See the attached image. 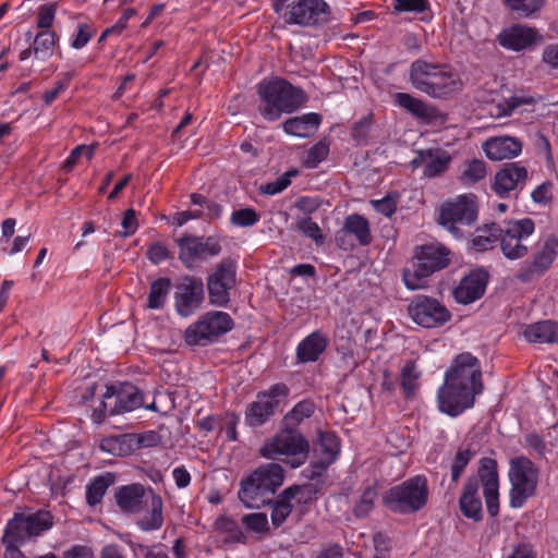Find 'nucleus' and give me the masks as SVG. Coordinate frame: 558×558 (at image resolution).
Returning <instances> with one entry per match:
<instances>
[{"label":"nucleus","mask_w":558,"mask_h":558,"mask_svg":"<svg viewBox=\"0 0 558 558\" xmlns=\"http://www.w3.org/2000/svg\"><path fill=\"white\" fill-rule=\"evenodd\" d=\"M427 480L416 475L387 489L383 495V505L392 513L408 515L422 510L428 501Z\"/></svg>","instance_id":"obj_6"},{"label":"nucleus","mask_w":558,"mask_h":558,"mask_svg":"<svg viewBox=\"0 0 558 558\" xmlns=\"http://www.w3.org/2000/svg\"><path fill=\"white\" fill-rule=\"evenodd\" d=\"M146 256L153 264L158 265L162 260L170 258V252L165 244L156 242L148 247Z\"/></svg>","instance_id":"obj_57"},{"label":"nucleus","mask_w":558,"mask_h":558,"mask_svg":"<svg viewBox=\"0 0 558 558\" xmlns=\"http://www.w3.org/2000/svg\"><path fill=\"white\" fill-rule=\"evenodd\" d=\"M142 405H144L143 395L133 384L125 381L118 386L109 385L104 393V400L93 412V420L99 424L105 420L107 412L109 415H119Z\"/></svg>","instance_id":"obj_10"},{"label":"nucleus","mask_w":558,"mask_h":558,"mask_svg":"<svg viewBox=\"0 0 558 558\" xmlns=\"http://www.w3.org/2000/svg\"><path fill=\"white\" fill-rule=\"evenodd\" d=\"M486 175V163L480 159H473L468 165L462 173V180L475 183Z\"/></svg>","instance_id":"obj_52"},{"label":"nucleus","mask_w":558,"mask_h":558,"mask_svg":"<svg viewBox=\"0 0 558 558\" xmlns=\"http://www.w3.org/2000/svg\"><path fill=\"white\" fill-rule=\"evenodd\" d=\"M179 253V259L187 267L192 268L197 259L206 256H217L221 252V245L217 236H197L185 234L175 240Z\"/></svg>","instance_id":"obj_17"},{"label":"nucleus","mask_w":558,"mask_h":558,"mask_svg":"<svg viewBox=\"0 0 558 558\" xmlns=\"http://www.w3.org/2000/svg\"><path fill=\"white\" fill-rule=\"evenodd\" d=\"M329 339L326 335L316 330L304 338L296 348L299 362L308 363L318 360L319 355L327 349Z\"/></svg>","instance_id":"obj_27"},{"label":"nucleus","mask_w":558,"mask_h":558,"mask_svg":"<svg viewBox=\"0 0 558 558\" xmlns=\"http://www.w3.org/2000/svg\"><path fill=\"white\" fill-rule=\"evenodd\" d=\"M332 462V460L322 456L319 459L312 461L308 468L302 471V475L310 481H314L320 477Z\"/></svg>","instance_id":"obj_53"},{"label":"nucleus","mask_w":558,"mask_h":558,"mask_svg":"<svg viewBox=\"0 0 558 558\" xmlns=\"http://www.w3.org/2000/svg\"><path fill=\"white\" fill-rule=\"evenodd\" d=\"M283 480L284 470L280 464H262L241 478L238 497L244 507L259 509L271 502Z\"/></svg>","instance_id":"obj_5"},{"label":"nucleus","mask_w":558,"mask_h":558,"mask_svg":"<svg viewBox=\"0 0 558 558\" xmlns=\"http://www.w3.org/2000/svg\"><path fill=\"white\" fill-rule=\"evenodd\" d=\"M242 523L255 533H263L269 530L266 513L255 512L242 517Z\"/></svg>","instance_id":"obj_51"},{"label":"nucleus","mask_w":558,"mask_h":558,"mask_svg":"<svg viewBox=\"0 0 558 558\" xmlns=\"http://www.w3.org/2000/svg\"><path fill=\"white\" fill-rule=\"evenodd\" d=\"M478 359L470 352L458 354L445 373V383L438 390L441 412L454 417L472 408L475 397L483 392Z\"/></svg>","instance_id":"obj_1"},{"label":"nucleus","mask_w":558,"mask_h":558,"mask_svg":"<svg viewBox=\"0 0 558 558\" xmlns=\"http://www.w3.org/2000/svg\"><path fill=\"white\" fill-rule=\"evenodd\" d=\"M558 239L548 235L531 260L522 264L515 277L521 282H530L545 274L557 256Z\"/></svg>","instance_id":"obj_19"},{"label":"nucleus","mask_w":558,"mask_h":558,"mask_svg":"<svg viewBox=\"0 0 558 558\" xmlns=\"http://www.w3.org/2000/svg\"><path fill=\"white\" fill-rule=\"evenodd\" d=\"M543 40V36L533 27L515 24L505 28L498 36L500 46L514 51L531 48Z\"/></svg>","instance_id":"obj_23"},{"label":"nucleus","mask_w":558,"mask_h":558,"mask_svg":"<svg viewBox=\"0 0 558 558\" xmlns=\"http://www.w3.org/2000/svg\"><path fill=\"white\" fill-rule=\"evenodd\" d=\"M320 122V114L312 112L300 117L289 118L282 123V128L284 132L290 135L308 137L317 131Z\"/></svg>","instance_id":"obj_28"},{"label":"nucleus","mask_w":558,"mask_h":558,"mask_svg":"<svg viewBox=\"0 0 558 558\" xmlns=\"http://www.w3.org/2000/svg\"><path fill=\"white\" fill-rule=\"evenodd\" d=\"M172 283L169 278L161 277L150 283L147 307L151 310L162 308Z\"/></svg>","instance_id":"obj_36"},{"label":"nucleus","mask_w":558,"mask_h":558,"mask_svg":"<svg viewBox=\"0 0 558 558\" xmlns=\"http://www.w3.org/2000/svg\"><path fill=\"white\" fill-rule=\"evenodd\" d=\"M25 517L29 525L31 533H33L34 536L49 530L52 525V517L48 511H38Z\"/></svg>","instance_id":"obj_44"},{"label":"nucleus","mask_w":558,"mask_h":558,"mask_svg":"<svg viewBox=\"0 0 558 558\" xmlns=\"http://www.w3.org/2000/svg\"><path fill=\"white\" fill-rule=\"evenodd\" d=\"M286 23L300 26H318L331 19L330 8L324 0H299L287 5L282 13Z\"/></svg>","instance_id":"obj_14"},{"label":"nucleus","mask_w":558,"mask_h":558,"mask_svg":"<svg viewBox=\"0 0 558 558\" xmlns=\"http://www.w3.org/2000/svg\"><path fill=\"white\" fill-rule=\"evenodd\" d=\"M411 318L420 326L434 328L444 325L451 318L445 305L434 298L417 295L408 306Z\"/></svg>","instance_id":"obj_18"},{"label":"nucleus","mask_w":558,"mask_h":558,"mask_svg":"<svg viewBox=\"0 0 558 558\" xmlns=\"http://www.w3.org/2000/svg\"><path fill=\"white\" fill-rule=\"evenodd\" d=\"M34 536L31 533L29 525L27 523L26 517L23 513L15 514L13 519H11L5 527L2 542H21L25 541Z\"/></svg>","instance_id":"obj_35"},{"label":"nucleus","mask_w":558,"mask_h":558,"mask_svg":"<svg viewBox=\"0 0 558 558\" xmlns=\"http://www.w3.org/2000/svg\"><path fill=\"white\" fill-rule=\"evenodd\" d=\"M260 99L258 112L267 121L278 120L282 113H292L307 101L305 92L284 78H264L257 85Z\"/></svg>","instance_id":"obj_3"},{"label":"nucleus","mask_w":558,"mask_h":558,"mask_svg":"<svg viewBox=\"0 0 558 558\" xmlns=\"http://www.w3.org/2000/svg\"><path fill=\"white\" fill-rule=\"evenodd\" d=\"M409 80L415 89L438 99H447L462 87L459 75L448 64L423 59L411 63Z\"/></svg>","instance_id":"obj_4"},{"label":"nucleus","mask_w":558,"mask_h":558,"mask_svg":"<svg viewBox=\"0 0 558 558\" xmlns=\"http://www.w3.org/2000/svg\"><path fill=\"white\" fill-rule=\"evenodd\" d=\"M534 221L530 218L505 222L500 239L504 256L512 260L523 258L529 252L523 241L534 232Z\"/></svg>","instance_id":"obj_16"},{"label":"nucleus","mask_w":558,"mask_h":558,"mask_svg":"<svg viewBox=\"0 0 558 558\" xmlns=\"http://www.w3.org/2000/svg\"><path fill=\"white\" fill-rule=\"evenodd\" d=\"M420 373L416 372V367L413 362H408L401 372V387L407 398L414 395L417 387V379Z\"/></svg>","instance_id":"obj_42"},{"label":"nucleus","mask_w":558,"mask_h":558,"mask_svg":"<svg viewBox=\"0 0 558 558\" xmlns=\"http://www.w3.org/2000/svg\"><path fill=\"white\" fill-rule=\"evenodd\" d=\"M507 7L523 16H530L541 10L545 0H504Z\"/></svg>","instance_id":"obj_47"},{"label":"nucleus","mask_w":558,"mask_h":558,"mask_svg":"<svg viewBox=\"0 0 558 558\" xmlns=\"http://www.w3.org/2000/svg\"><path fill=\"white\" fill-rule=\"evenodd\" d=\"M395 10L398 12L422 13L429 8L427 0H393Z\"/></svg>","instance_id":"obj_55"},{"label":"nucleus","mask_w":558,"mask_h":558,"mask_svg":"<svg viewBox=\"0 0 558 558\" xmlns=\"http://www.w3.org/2000/svg\"><path fill=\"white\" fill-rule=\"evenodd\" d=\"M215 526L217 530L222 531L229 535V538L232 542H243L245 539V536L236 523L231 518L228 517H219L215 521Z\"/></svg>","instance_id":"obj_46"},{"label":"nucleus","mask_w":558,"mask_h":558,"mask_svg":"<svg viewBox=\"0 0 558 558\" xmlns=\"http://www.w3.org/2000/svg\"><path fill=\"white\" fill-rule=\"evenodd\" d=\"M322 492V484L319 483H306L302 485H292L283 489L284 498H298L299 504H310L316 495Z\"/></svg>","instance_id":"obj_38"},{"label":"nucleus","mask_w":558,"mask_h":558,"mask_svg":"<svg viewBox=\"0 0 558 558\" xmlns=\"http://www.w3.org/2000/svg\"><path fill=\"white\" fill-rule=\"evenodd\" d=\"M296 228L305 236L315 241L316 244L322 245L325 241V236L322 233L319 226L313 221L310 217L298 220Z\"/></svg>","instance_id":"obj_50"},{"label":"nucleus","mask_w":558,"mask_h":558,"mask_svg":"<svg viewBox=\"0 0 558 558\" xmlns=\"http://www.w3.org/2000/svg\"><path fill=\"white\" fill-rule=\"evenodd\" d=\"M483 150L490 160L512 159L522 151V143L512 136H496L483 143Z\"/></svg>","instance_id":"obj_26"},{"label":"nucleus","mask_w":558,"mask_h":558,"mask_svg":"<svg viewBox=\"0 0 558 558\" xmlns=\"http://www.w3.org/2000/svg\"><path fill=\"white\" fill-rule=\"evenodd\" d=\"M260 456L271 459L275 454H287L291 468L302 465L308 456L310 444L301 432L292 426L280 424V430L260 448Z\"/></svg>","instance_id":"obj_9"},{"label":"nucleus","mask_w":558,"mask_h":558,"mask_svg":"<svg viewBox=\"0 0 558 558\" xmlns=\"http://www.w3.org/2000/svg\"><path fill=\"white\" fill-rule=\"evenodd\" d=\"M291 498L283 497V490L276 497L271 498V502L267 504L271 507V523L275 527H279L292 512L293 506Z\"/></svg>","instance_id":"obj_40"},{"label":"nucleus","mask_w":558,"mask_h":558,"mask_svg":"<svg viewBox=\"0 0 558 558\" xmlns=\"http://www.w3.org/2000/svg\"><path fill=\"white\" fill-rule=\"evenodd\" d=\"M450 161L449 156H436L434 157L432 151H420L417 156L412 160L414 168L424 167V174L427 177H436L442 173Z\"/></svg>","instance_id":"obj_32"},{"label":"nucleus","mask_w":558,"mask_h":558,"mask_svg":"<svg viewBox=\"0 0 558 558\" xmlns=\"http://www.w3.org/2000/svg\"><path fill=\"white\" fill-rule=\"evenodd\" d=\"M481 485L487 512L494 518L499 513V475L495 459L482 458L477 474L469 476L463 484L459 498V509L465 518L474 522L483 520V504L480 495Z\"/></svg>","instance_id":"obj_2"},{"label":"nucleus","mask_w":558,"mask_h":558,"mask_svg":"<svg viewBox=\"0 0 558 558\" xmlns=\"http://www.w3.org/2000/svg\"><path fill=\"white\" fill-rule=\"evenodd\" d=\"M121 225L124 229V236L133 234L137 229L136 211L132 208L126 209Z\"/></svg>","instance_id":"obj_62"},{"label":"nucleus","mask_w":558,"mask_h":558,"mask_svg":"<svg viewBox=\"0 0 558 558\" xmlns=\"http://www.w3.org/2000/svg\"><path fill=\"white\" fill-rule=\"evenodd\" d=\"M343 227L351 236H354L359 245L367 246L372 243L373 236L369 222L364 216L360 214L347 216L343 221Z\"/></svg>","instance_id":"obj_31"},{"label":"nucleus","mask_w":558,"mask_h":558,"mask_svg":"<svg viewBox=\"0 0 558 558\" xmlns=\"http://www.w3.org/2000/svg\"><path fill=\"white\" fill-rule=\"evenodd\" d=\"M377 490L373 486H367L359 499L355 501L352 512L359 519L366 518L374 509L375 500L377 499Z\"/></svg>","instance_id":"obj_41"},{"label":"nucleus","mask_w":558,"mask_h":558,"mask_svg":"<svg viewBox=\"0 0 558 558\" xmlns=\"http://www.w3.org/2000/svg\"><path fill=\"white\" fill-rule=\"evenodd\" d=\"M502 229L504 227L496 222L486 223L483 227L477 228V231L483 232L484 234H478L473 238V248L477 252H484L486 250L493 248L494 245L500 241Z\"/></svg>","instance_id":"obj_34"},{"label":"nucleus","mask_w":558,"mask_h":558,"mask_svg":"<svg viewBox=\"0 0 558 558\" xmlns=\"http://www.w3.org/2000/svg\"><path fill=\"white\" fill-rule=\"evenodd\" d=\"M335 242L337 246L343 251H351L355 247L352 236L345 231L344 227L336 232Z\"/></svg>","instance_id":"obj_63"},{"label":"nucleus","mask_w":558,"mask_h":558,"mask_svg":"<svg viewBox=\"0 0 558 558\" xmlns=\"http://www.w3.org/2000/svg\"><path fill=\"white\" fill-rule=\"evenodd\" d=\"M539 470L525 456H519L509 461V504L511 508H521L532 497L537 487Z\"/></svg>","instance_id":"obj_8"},{"label":"nucleus","mask_w":558,"mask_h":558,"mask_svg":"<svg viewBox=\"0 0 558 558\" xmlns=\"http://www.w3.org/2000/svg\"><path fill=\"white\" fill-rule=\"evenodd\" d=\"M56 4L41 5L38 13L37 26L39 28H49L53 22Z\"/></svg>","instance_id":"obj_60"},{"label":"nucleus","mask_w":558,"mask_h":558,"mask_svg":"<svg viewBox=\"0 0 558 558\" xmlns=\"http://www.w3.org/2000/svg\"><path fill=\"white\" fill-rule=\"evenodd\" d=\"M162 506L161 497L155 492H150L148 505L145 506L148 508L147 512L137 519L136 525L146 532L160 529L163 524Z\"/></svg>","instance_id":"obj_30"},{"label":"nucleus","mask_w":558,"mask_h":558,"mask_svg":"<svg viewBox=\"0 0 558 558\" xmlns=\"http://www.w3.org/2000/svg\"><path fill=\"white\" fill-rule=\"evenodd\" d=\"M290 388L284 383H277L266 390L258 391L256 400L246 408V424L251 427L264 425L275 414L280 402L288 398Z\"/></svg>","instance_id":"obj_12"},{"label":"nucleus","mask_w":558,"mask_h":558,"mask_svg":"<svg viewBox=\"0 0 558 558\" xmlns=\"http://www.w3.org/2000/svg\"><path fill=\"white\" fill-rule=\"evenodd\" d=\"M373 543L375 547V558H386L390 551L389 537L381 532H377L373 536Z\"/></svg>","instance_id":"obj_59"},{"label":"nucleus","mask_w":558,"mask_h":558,"mask_svg":"<svg viewBox=\"0 0 558 558\" xmlns=\"http://www.w3.org/2000/svg\"><path fill=\"white\" fill-rule=\"evenodd\" d=\"M258 220L259 215L251 207L234 210L230 218L231 223L236 227H251L257 223Z\"/></svg>","instance_id":"obj_49"},{"label":"nucleus","mask_w":558,"mask_h":558,"mask_svg":"<svg viewBox=\"0 0 558 558\" xmlns=\"http://www.w3.org/2000/svg\"><path fill=\"white\" fill-rule=\"evenodd\" d=\"M525 445L536 458L541 459L545 457L546 444L539 435L535 433L526 434Z\"/></svg>","instance_id":"obj_56"},{"label":"nucleus","mask_w":558,"mask_h":558,"mask_svg":"<svg viewBox=\"0 0 558 558\" xmlns=\"http://www.w3.org/2000/svg\"><path fill=\"white\" fill-rule=\"evenodd\" d=\"M395 102L400 108L411 113L416 119L426 123H432L437 120L444 121L446 116L441 113L437 107L428 105L420 98H416L408 93L395 94Z\"/></svg>","instance_id":"obj_25"},{"label":"nucleus","mask_w":558,"mask_h":558,"mask_svg":"<svg viewBox=\"0 0 558 558\" xmlns=\"http://www.w3.org/2000/svg\"><path fill=\"white\" fill-rule=\"evenodd\" d=\"M150 492L154 490L140 483L122 485L114 489V500L123 513H140L148 505Z\"/></svg>","instance_id":"obj_22"},{"label":"nucleus","mask_w":558,"mask_h":558,"mask_svg":"<svg viewBox=\"0 0 558 558\" xmlns=\"http://www.w3.org/2000/svg\"><path fill=\"white\" fill-rule=\"evenodd\" d=\"M488 282V272L476 269L463 277L453 290L454 300L461 304H470L482 298Z\"/></svg>","instance_id":"obj_24"},{"label":"nucleus","mask_w":558,"mask_h":558,"mask_svg":"<svg viewBox=\"0 0 558 558\" xmlns=\"http://www.w3.org/2000/svg\"><path fill=\"white\" fill-rule=\"evenodd\" d=\"M233 328V320L226 312H208L192 324L184 333L189 345H207Z\"/></svg>","instance_id":"obj_11"},{"label":"nucleus","mask_w":558,"mask_h":558,"mask_svg":"<svg viewBox=\"0 0 558 558\" xmlns=\"http://www.w3.org/2000/svg\"><path fill=\"white\" fill-rule=\"evenodd\" d=\"M315 411V404L310 399L298 402L281 420L282 425L292 426L299 429L304 418L311 417Z\"/></svg>","instance_id":"obj_37"},{"label":"nucleus","mask_w":558,"mask_h":558,"mask_svg":"<svg viewBox=\"0 0 558 558\" xmlns=\"http://www.w3.org/2000/svg\"><path fill=\"white\" fill-rule=\"evenodd\" d=\"M374 122V113L368 112L366 116L352 124L350 134L356 145L366 146L371 143V132Z\"/></svg>","instance_id":"obj_39"},{"label":"nucleus","mask_w":558,"mask_h":558,"mask_svg":"<svg viewBox=\"0 0 558 558\" xmlns=\"http://www.w3.org/2000/svg\"><path fill=\"white\" fill-rule=\"evenodd\" d=\"M478 208L473 194L460 195L454 201L445 202L440 207L439 223L454 236H461L457 223L472 225L477 219Z\"/></svg>","instance_id":"obj_13"},{"label":"nucleus","mask_w":558,"mask_h":558,"mask_svg":"<svg viewBox=\"0 0 558 558\" xmlns=\"http://www.w3.org/2000/svg\"><path fill=\"white\" fill-rule=\"evenodd\" d=\"M476 454V450L470 447L460 448L451 465V478L458 482L470 460Z\"/></svg>","instance_id":"obj_43"},{"label":"nucleus","mask_w":558,"mask_h":558,"mask_svg":"<svg viewBox=\"0 0 558 558\" xmlns=\"http://www.w3.org/2000/svg\"><path fill=\"white\" fill-rule=\"evenodd\" d=\"M117 475L106 472L96 476L86 487V502L90 507L99 505L107 489L116 483Z\"/></svg>","instance_id":"obj_33"},{"label":"nucleus","mask_w":558,"mask_h":558,"mask_svg":"<svg viewBox=\"0 0 558 558\" xmlns=\"http://www.w3.org/2000/svg\"><path fill=\"white\" fill-rule=\"evenodd\" d=\"M527 180V170L520 162H507L496 172L492 184L493 191L500 197H508L511 192L522 190Z\"/></svg>","instance_id":"obj_21"},{"label":"nucleus","mask_w":558,"mask_h":558,"mask_svg":"<svg viewBox=\"0 0 558 558\" xmlns=\"http://www.w3.org/2000/svg\"><path fill=\"white\" fill-rule=\"evenodd\" d=\"M543 61L554 69H558V44L548 45L543 51Z\"/></svg>","instance_id":"obj_64"},{"label":"nucleus","mask_w":558,"mask_h":558,"mask_svg":"<svg viewBox=\"0 0 558 558\" xmlns=\"http://www.w3.org/2000/svg\"><path fill=\"white\" fill-rule=\"evenodd\" d=\"M318 439L322 454L335 461L340 450L337 436L330 432H319Z\"/></svg>","instance_id":"obj_45"},{"label":"nucleus","mask_w":558,"mask_h":558,"mask_svg":"<svg viewBox=\"0 0 558 558\" xmlns=\"http://www.w3.org/2000/svg\"><path fill=\"white\" fill-rule=\"evenodd\" d=\"M205 290L201 278L186 276L175 286L174 306L182 317L192 315L204 301Z\"/></svg>","instance_id":"obj_20"},{"label":"nucleus","mask_w":558,"mask_h":558,"mask_svg":"<svg viewBox=\"0 0 558 558\" xmlns=\"http://www.w3.org/2000/svg\"><path fill=\"white\" fill-rule=\"evenodd\" d=\"M328 154V143L325 141H319L307 151L304 165L310 169H314L318 166V163H320L323 160L327 158Z\"/></svg>","instance_id":"obj_48"},{"label":"nucleus","mask_w":558,"mask_h":558,"mask_svg":"<svg viewBox=\"0 0 558 558\" xmlns=\"http://www.w3.org/2000/svg\"><path fill=\"white\" fill-rule=\"evenodd\" d=\"M524 338L532 343H558V323L542 320L524 328Z\"/></svg>","instance_id":"obj_29"},{"label":"nucleus","mask_w":558,"mask_h":558,"mask_svg":"<svg viewBox=\"0 0 558 558\" xmlns=\"http://www.w3.org/2000/svg\"><path fill=\"white\" fill-rule=\"evenodd\" d=\"M236 283V264L230 258H223L207 277V290L211 304L226 306L230 302V290Z\"/></svg>","instance_id":"obj_15"},{"label":"nucleus","mask_w":558,"mask_h":558,"mask_svg":"<svg viewBox=\"0 0 558 558\" xmlns=\"http://www.w3.org/2000/svg\"><path fill=\"white\" fill-rule=\"evenodd\" d=\"M54 32H50L47 29L39 32L34 39V52L36 54H38L39 52H48L54 45Z\"/></svg>","instance_id":"obj_54"},{"label":"nucleus","mask_w":558,"mask_h":558,"mask_svg":"<svg viewBox=\"0 0 558 558\" xmlns=\"http://www.w3.org/2000/svg\"><path fill=\"white\" fill-rule=\"evenodd\" d=\"M290 183L288 175H280L275 181L260 185L259 191L263 194L275 195L286 190Z\"/></svg>","instance_id":"obj_58"},{"label":"nucleus","mask_w":558,"mask_h":558,"mask_svg":"<svg viewBox=\"0 0 558 558\" xmlns=\"http://www.w3.org/2000/svg\"><path fill=\"white\" fill-rule=\"evenodd\" d=\"M450 251L444 245L425 244L415 248L409 267L402 278L407 288L417 290L425 287V279L448 267Z\"/></svg>","instance_id":"obj_7"},{"label":"nucleus","mask_w":558,"mask_h":558,"mask_svg":"<svg viewBox=\"0 0 558 558\" xmlns=\"http://www.w3.org/2000/svg\"><path fill=\"white\" fill-rule=\"evenodd\" d=\"M94 31L87 24H80L77 34L72 41V47L75 49L83 48L93 37Z\"/></svg>","instance_id":"obj_61"}]
</instances>
